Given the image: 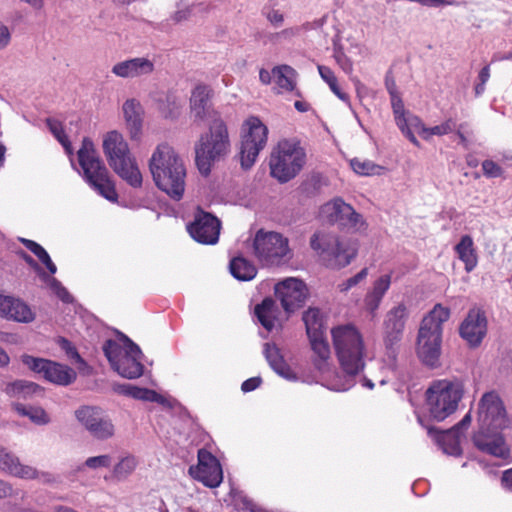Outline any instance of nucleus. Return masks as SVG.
<instances>
[{"label": "nucleus", "instance_id": "f257e3e1", "mask_svg": "<svg viewBox=\"0 0 512 512\" xmlns=\"http://www.w3.org/2000/svg\"><path fill=\"white\" fill-rule=\"evenodd\" d=\"M155 185L173 200L182 199L185 191L186 168L182 159L168 144L157 146L149 160Z\"/></svg>", "mask_w": 512, "mask_h": 512}, {"label": "nucleus", "instance_id": "f03ea898", "mask_svg": "<svg viewBox=\"0 0 512 512\" xmlns=\"http://www.w3.org/2000/svg\"><path fill=\"white\" fill-rule=\"evenodd\" d=\"M332 343L339 366L345 376L354 378L365 367V343L361 332L352 324L331 330Z\"/></svg>", "mask_w": 512, "mask_h": 512}, {"label": "nucleus", "instance_id": "7ed1b4c3", "mask_svg": "<svg viewBox=\"0 0 512 512\" xmlns=\"http://www.w3.org/2000/svg\"><path fill=\"white\" fill-rule=\"evenodd\" d=\"M77 158L83 177L89 186L105 199L117 202L118 193L115 182L90 138H83Z\"/></svg>", "mask_w": 512, "mask_h": 512}, {"label": "nucleus", "instance_id": "20e7f679", "mask_svg": "<svg viewBox=\"0 0 512 512\" xmlns=\"http://www.w3.org/2000/svg\"><path fill=\"white\" fill-rule=\"evenodd\" d=\"M450 318V309L436 304L420 325L417 337V354L421 361L435 367L441 355L443 323Z\"/></svg>", "mask_w": 512, "mask_h": 512}, {"label": "nucleus", "instance_id": "39448f33", "mask_svg": "<svg viewBox=\"0 0 512 512\" xmlns=\"http://www.w3.org/2000/svg\"><path fill=\"white\" fill-rule=\"evenodd\" d=\"M103 151L110 167L119 177L133 188L142 186V174L121 133L108 132L103 140Z\"/></svg>", "mask_w": 512, "mask_h": 512}, {"label": "nucleus", "instance_id": "423d86ee", "mask_svg": "<svg viewBox=\"0 0 512 512\" xmlns=\"http://www.w3.org/2000/svg\"><path fill=\"white\" fill-rule=\"evenodd\" d=\"M230 151V139L225 122L216 118L209 132L202 135L195 147L196 165L202 175L207 176L214 162L225 157Z\"/></svg>", "mask_w": 512, "mask_h": 512}, {"label": "nucleus", "instance_id": "0eeeda50", "mask_svg": "<svg viewBox=\"0 0 512 512\" xmlns=\"http://www.w3.org/2000/svg\"><path fill=\"white\" fill-rule=\"evenodd\" d=\"M306 163V151L297 139H282L272 150L269 160L270 174L280 183L295 178Z\"/></svg>", "mask_w": 512, "mask_h": 512}, {"label": "nucleus", "instance_id": "6e6552de", "mask_svg": "<svg viewBox=\"0 0 512 512\" xmlns=\"http://www.w3.org/2000/svg\"><path fill=\"white\" fill-rule=\"evenodd\" d=\"M464 395L463 384L457 380H434L426 391L429 415L436 421H443L456 412Z\"/></svg>", "mask_w": 512, "mask_h": 512}, {"label": "nucleus", "instance_id": "1a4fd4ad", "mask_svg": "<svg viewBox=\"0 0 512 512\" xmlns=\"http://www.w3.org/2000/svg\"><path fill=\"white\" fill-rule=\"evenodd\" d=\"M125 346H121L116 340L108 339L103 344V353L113 370L127 379H137L144 373V365L141 362L142 352L127 336L123 335Z\"/></svg>", "mask_w": 512, "mask_h": 512}, {"label": "nucleus", "instance_id": "9d476101", "mask_svg": "<svg viewBox=\"0 0 512 512\" xmlns=\"http://www.w3.org/2000/svg\"><path fill=\"white\" fill-rule=\"evenodd\" d=\"M310 246L328 267L336 269L348 266L357 255L355 244L326 231L315 232L310 238Z\"/></svg>", "mask_w": 512, "mask_h": 512}, {"label": "nucleus", "instance_id": "9b49d317", "mask_svg": "<svg viewBox=\"0 0 512 512\" xmlns=\"http://www.w3.org/2000/svg\"><path fill=\"white\" fill-rule=\"evenodd\" d=\"M268 140V128L258 118L251 116L243 124L240 148V163L243 169H250Z\"/></svg>", "mask_w": 512, "mask_h": 512}, {"label": "nucleus", "instance_id": "f8f14e48", "mask_svg": "<svg viewBox=\"0 0 512 512\" xmlns=\"http://www.w3.org/2000/svg\"><path fill=\"white\" fill-rule=\"evenodd\" d=\"M253 248L258 260L266 265H278L290 254L286 237L281 233L263 229L256 232Z\"/></svg>", "mask_w": 512, "mask_h": 512}, {"label": "nucleus", "instance_id": "ddd939ff", "mask_svg": "<svg viewBox=\"0 0 512 512\" xmlns=\"http://www.w3.org/2000/svg\"><path fill=\"white\" fill-rule=\"evenodd\" d=\"M478 422L481 429L503 430L508 426L505 407L496 392H487L480 399Z\"/></svg>", "mask_w": 512, "mask_h": 512}, {"label": "nucleus", "instance_id": "4468645a", "mask_svg": "<svg viewBox=\"0 0 512 512\" xmlns=\"http://www.w3.org/2000/svg\"><path fill=\"white\" fill-rule=\"evenodd\" d=\"M21 360L30 370L42 375L47 381L58 385H69L76 378V373L73 369L48 359L23 355Z\"/></svg>", "mask_w": 512, "mask_h": 512}, {"label": "nucleus", "instance_id": "2eb2a0df", "mask_svg": "<svg viewBox=\"0 0 512 512\" xmlns=\"http://www.w3.org/2000/svg\"><path fill=\"white\" fill-rule=\"evenodd\" d=\"M78 421L97 439L105 440L114 435V425L101 408L82 406L75 412Z\"/></svg>", "mask_w": 512, "mask_h": 512}, {"label": "nucleus", "instance_id": "dca6fc26", "mask_svg": "<svg viewBox=\"0 0 512 512\" xmlns=\"http://www.w3.org/2000/svg\"><path fill=\"white\" fill-rule=\"evenodd\" d=\"M197 458L198 464L189 468L190 475L207 487H218L223 480V472L218 459L206 449H200Z\"/></svg>", "mask_w": 512, "mask_h": 512}, {"label": "nucleus", "instance_id": "f3484780", "mask_svg": "<svg viewBox=\"0 0 512 512\" xmlns=\"http://www.w3.org/2000/svg\"><path fill=\"white\" fill-rule=\"evenodd\" d=\"M488 331L486 313L479 307L471 308L459 326V335L470 348L481 345Z\"/></svg>", "mask_w": 512, "mask_h": 512}, {"label": "nucleus", "instance_id": "a211bd4d", "mask_svg": "<svg viewBox=\"0 0 512 512\" xmlns=\"http://www.w3.org/2000/svg\"><path fill=\"white\" fill-rule=\"evenodd\" d=\"M221 224L211 213L198 209L194 220L187 226L191 237L202 244L212 245L219 239Z\"/></svg>", "mask_w": 512, "mask_h": 512}, {"label": "nucleus", "instance_id": "6ab92c4d", "mask_svg": "<svg viewBox=\"0 0 512 512\" xmlns=\"http://www.w3.org/2000/svg\"><path fill=\"white\" fill-rule=\"evenodd\" d=\"M275 294L280 299L283 309L291 313L304 305L308 297V288L302 280L287 278L276 284Z\"/></svg>", "mask_w": 512, "mask_h": 512}, {"label": "nucleus", "instance_id": "aec40b11", "mask_svg": "<svg viewBox=\"0 0 512 512\" xmlns=\"http://www.w3.org/2000/svg\"><path fill=\"white\" fill-rule=\"evenodd\" d=\"M407 319L408 309L404 303H399L386 313L383 331L384 342L387 348H392L401 341Z\"/></svg>", "mask_w": 512, "mask_h": 512}, {"label": "nucleus", "instance_id": "412c9836", "mask_svg": "<svg viewBox=\"0 0 512 512\" xmlns=\"http://www.w3.org/2000/svg\"><path fill=\"white\" fill-rule=\"evenodd\" d=\"M501 431L479 428L473 436V443L482 452L496 457H505L508 455L509 449L505 444Z\"/></svg>", "mask_w": 512, "mask_h": 512}, {"label": "nucleus", "instance_id": "4be33fe9", "mask_svg": "<svg viewBox=\"0 0 512 512\" xmlns=\"http://www.w3.org/2000/svg\"><path fill=\"white\" fill-rule=\"evenodd\" d=\"M0 316L22 323H29L35 318V314L27 304L19 299L1 294Z\"/></svg>", "mask_w": 512, "mask_h": 512}, {"label": "nucleus", "instance_id": "5701e85b", "mask_svg": "<svg viewBox=\"0 0 512 512\" xmlns=\"http://www.w3.org/2000/svg\"><path fill=\"white\" fill-rule=\"evenodd\" d=\"M154 71V63L145 57H137L116 63L112 73L121 78H136Z\"/></svg>", "mask_w": 512, "mask_h": 512}, {"label": "nucleus", "instance_id": "b1692460", "mask_svg": "<svg viewBox=\"0 0 512 512\" xmlns=\"http://www.w3.org/2000/svg\"><path fill=\"white\" fill-rule=\"evenodd\" d=\"M0 470L22 479H35L38 477L36 468L22 464L16 455L2 446H0Z\"/></svg>", "mask_w": 512, "mask_h": 512}, {"label": "nucleus", "instance_id": "393cba45", "mask_svg": "<svg viewBox=\"0 0 512 512\" xmlns=\"http://www.w3.org/2000/svg\"><path fill=\"white\" fill-rule=\"evenodd\" d=\"M427 432L444 453L453 456L461 454V433L458 431V427H452L445 431L438 430L434 427H428Z\"/></svg>", "mask_w": 512, "mask_h": 512}, {"label": "nucleus", "instance_id": "a878e982", "mask_svg": "<svg viewBox=\"0 0 512 512\" xmlns=\"http://www.w3.org/2000/svg\"><path fill=\"white\" fill-rule=\"evenodd\" d=\"M391 274H384L377 278L364 297L366 311L374 318L381 302L391 286Z\"/></svg>", "mask_w": 512, "mask_h": 512}, {"label": "nucleus", "instance_id": "bb28decb", "mask_svg": "<svg viewBox=\"0 0 512 512\" xmlns=\"http://www.w3.org/2000/svg\"><path fill=\"white\" fill-rule=\"evenodd\" d=\"M122 110L131 139H139L142 134L144 115L141 103L135 98L128 99L124 102Z\"/></svg>", "mask_w": 512, "mask_h": 512}, {"label": "nucleus", "instance_id": "cd10ccee", "mask_svg": "<svg viewBox=\"0 0 512 512\" xmlns=\"http://www.w3.org/2000/svg\"><path fill=\"white\" fill-rule=\"evenodd\" d=\"M264 355L270 367L280 376L288 380H295L296 374L285 361L280 349L275 344L264 345Z\"/></svg>", "mask_w": 512, "mask_h": 512}, {"label": "nucleus", "instance_id": "c85d7f7f", "mask_svg": "<svg viewBox=\"0 0 512 512\" xmlns=\"http://www.w3.org/2000/svg\"><path fill=\"white\" fill-rule=\"evenodd\" d=\"M254 313L259 323L268 332L274 329L275 323L278 320L279 313V309L275 300L270 297L263 299L261 303L255 306Z\"/></svg>", "mask_w": 512, "mask_h": 512}, {"label": "nucleus", "instance_id": "c756f323", "mask_svg": "<svg viewBox=\"0 0 512 512\" xmlns=\"http://www.w3.org/2000/svg\"><path fill=\"white\" fill-rule=\"evenodd\" d=\"M454 250L458 258L464 263L466 272H471L478 264V255L470 235H463L455 245Z\"/></svg>", "mask_w": 512, "mask_h": 512}, {"label": "nucleus", "instance_id": "7c9ffc66", "mask_svg": "<svg viewBox=\"0 0 512 512\" xmlns=\"http://www.w3.org/2000/svg\"><path fill=\"white\" fill-rule=\"evenodd\" d=\"M4 392L11 398L28 400L34 395L41 394L43 389L34 382L16 380L8 383L4 388Z\"/></svg>", "mask_w": 512, "mask_h": 512}, {"label": "nucleus", "instance_id": "2f4dec72", "mask_svg": "<svg viewBox=\"0 0 512 512\" xmlns=\"http://www.w3.org/2000/svg\"><path fill=\"white\" fill-rule=\"evenodd\" d=\"M211 96V89L204 84L197 85L191 94V110L196 118L203 119L206 116V108Z\"/></svg>", "mask_w": 512, "mask_h": 512}, {"label": "nucleus", "instance_id": "473e14b6", "mask_svg": "<svg viewBox=\"0 0 512 512\" xmlns=\"http://www.w3.org/2000/svg\"><path fill=\"white\" fill-rule=\"evenodd\" d=\"M229 270L232 276L240 281H250L257 274L256 266L242 256L231 259Z\"/></svg>", "mask_w": 512, "mask_h": 512}, {"label": "nucleus", "instance_id": "72a5a7b5", "mask_svg": "<svg viewBox=\"0 0 512 512\" xmlns=\"http://www.w3.org/2000/svg\"><path fill=\"white\" fill-rule=\"evenodd\" d=\"M324 212L327 213L331 222H339L344 225L349 214H353V207L341 198H336L325 204Z\"/></svg>", "mask_w": 512, "mask_h": 512}, {"label": "nucleus", "instance_id": "f704fd0d", "mask_svg": "<svg viewBox=\"0 0 512 512\" xmlns=\"http://www.w3.org/2000/svg\"><path fill=\"white\" fill-rule=\"evenodd\" d=\"M276 84L286 91H294L296 88L297 72L289 65L283 64L272 69Z\"/></svg>", "mask_w": 512, "mask_h": 512}, {"label": "nucleus", "instance_id": "c9c22d12", "mask_svg": "<svg viewBox=\"0 0 512 512\" xmlns=\"http://www.w3.org/2000/svg\"><path fill=\"white\" fill-rule=\"evenodd\" d=\"M303 321L305 323L306 332L308 338L321 336L325 334V328L323 325V317L321 312L317 308H309L303 314Z\"/></svg>", "mask_w": 512, "mask_h": 512}, {"label": "nucleus", "instance_id": "e433bc0d", "mask_svg": "<svg viewBox=\"0 0 512 512\" xmlns=\"http://www.w3.org/2000/svg\"><path fill=\"white\" fill-rule=\"evenodd\" d=\"M312 350L318 356L314 360L315 367L322 371L326 366L327 360L330 358V347L325 339V334L309 338Z\"/></svg>", "mask_w": 512, "mask_h": 512}, {"label": "nucleus", "instance_id": "4c0bfd02", "mask_svg": "<svg viewBox=\"0 0 512 512\" xmlns=\"http://www.w3.org/2000/svg\"><path fill=\"white\" fill-rule=\"evenodd\" d=\"M13 409L23 417H28L33 423L44 425L49 422V417L45 410L37 406H26L21 403H14Z\"/></svg>", "mask_w": 512, "mask_h": 512}, {"label": "nucleus", "instance_id": "58836bf2", "mask_svg": "<svg viewBox=\"0 0 512 512\" xmlns=\"http://www.w3.org/2000/svg\"><path fill=\"white\" fill-rule=\"evenodd\" d=\"M180 100L174 93H167L158 100V110L164 118H175L179 115Z\"/></svg>", "mask_w": 512, "mask_h": 512}, {"label": "nucleus", "instance_id": "ea45409f", "mask_svg": "<svg viewBox=\"0 0 512 512\" xmlns=\"http://www.w3.org/2000/svg\"><path fill=\"white\" fill-rule=\"evenodd\" d=\"M318 71L321 78L328 84L331 91L342 101L348 102L349 95L341 90L338 80L332 69L325 65H318Z\"/></svg>", "mask_w": 512, "mask_h": 512}, {"label": "nucleus", "instance_id": "a19ab883", "mask_svg": "<svg viewBox=\"0 0 512 512\" xmlns=\"http://www.w3.org/2000/svg\"><path fill=\"white\" fill-rule=\"evenodd\" d=\"M350 166L354 172L363 176H370L378 173L380 166L374 164L370 160H361L359 158H353L350 161Z\"/></svg>", "mask_w": 512, "mask_h": 512}, {"label": "nucleus", "instance_id": "79ce46f5", "mask_svg": "<svg viewBox=\"0 0 512 512\" xmlns=\"http://www.w3.org/2000/svg\"><path fill=\"white\" fill-rule=\"evenodd\" d=\"M130 397L136 400L156 403H163L164 401L163 396L158 394L156 391L148 388L138 387L136 385H133Z\"/></svg>", "mask_w": 512, "mask_h": 512}, {"label": "nucleus", "instance_id": "37998d69", "mask_svg": "<svg viewBox=\"0 0 512 512\" xmlns=\"http://www.w3.org/2000/svg\"><path fill=\"white\" fill-rule=\"evenodd\" d=\"M136 465L137 461L134 457H125L114 466L113 474L118 479L126 478L129 474H131L134 471Z\"/></svg>", "mask_w": 512, "mask_h": 512}, {"label": "nucleus", "instance_id": "c03bdc74", "mask_svg": "<svg viewBox=\"0 0 512 512\" xmlns=\"http://www.w3.org/2000/svg\"><path fill=\"white\" fill-rule=\"evenodd\" d=\"M455 129H456V121L452 118H448L440 125H436L434 127L429 128V140L434 135L444 136V135L454 132Z\"/></svg>", "mask_w": 512, "mask_h": 512}, {"label": "nucleus", "instance_id": "a18cd8bd", "mask_svg": "<svg viewBox=\"0 0 512 512\" xmlns=\"http://www.w3.org/2000/svg\"><path fill=\"white\" fill-rule=\"evenodd\" d=\"M57 343L59 344L60 348L66 353L67 357L77 363H83L84 360L78 353L76 347L73 345L71 341L64 337H59Z\"/></svg>", "mask_w": 512, "mask_h": 512}, {"label": "nucleus", "instance_id": "49530a36", "mask_svg": "<svg viewBox=\"0 0 512 512\" xmlns=\"http://www.w3.org/2000/svg\"><path fill=\"white\" fill-rule=\"evenodd\" d=\"M482 171L487 178H498L504 174L503 168L493 160H484L482 162Z\"/></svg>", "mask_w": 512, "mask_h": 512}, {"label": "nucleus", "instance_id": "de8ad7c7", "mask_svg": "<svg viewBox=\"0 0 512 512\" xmlns=\"http://www.w3.org/2000/svg\"><path fill=\"white\" fill-rule=\"evenodd\" d=\"M367 275H368V268L365 267L360 272H358L356 275H354L353 277H350L346 281L339 284V286H338L339 290L341 292H347L352 287L356 286L361 281H363L367 277Z\"/></svg>", "mask_w": 512, "mask_h": 512}, {"label": "nucleus", "instance_id": "09e8293b", "mask_svg": "<svg viewBox=\"0 0 512 512\" xmlns=\"http://www.w3.org/2000/svg\"><path fill=\"white\" fill-rule=\"evenodd\" d=\"M51 290L57 295L63 302H72V296L68 290L58 281L56 278H52L49 282Z\"/></svg>", "mask_w": 512, "mask_h": 512}, {"label": "nucleus", "instance_id": "8fccbe9b", "mask_svg": "<svg viewBox=\"0 0 512 512\" xmlns=\"http://www.w3.org/2000/svg\"><path fill=\"white\" fill-rule=\"evenodd\" d=\"M112 458L109 455H100L89 457L85 461V465L91 469H97L100 467H110Z\"/></svg>", "mask_w": 512, "mask_h": 512}, {"label": "nucleus", "instance_id": "3c124183", "mask_svg": "<svg viewBox=\"0 0 512 512\" xmlns=\"http://www.w3.org/2000/svg\"><path fill=\"white\" fill-rule=\"evenodd\" d=\"M46 124H47L50 132L54 135V137L57 140H59L61 138H64V136L67 135L65 133L63 125H62V123L60 121L52 119V118H47L46 119Z\"/></svg>", "mask_w": 512, "mask_h": 512}, {"label": "nucleus", "instance_id": "603ef678", "mask_svg": "<svg viewBox=\"0 0 512 512\" xmlns=\"http://www.w3.org/2000/svg\"><path fill=\"white\" fill-rule=\"evenodd\" d=\"M410 127L414 128V130L426 141L429 140V128L423 123V121L419 117H413L410 119Z\"/></svg>", "mask_w": 512, "mask_h": 512}, {"label": "nucleus", "instance_id": "864d4df0", "mask_svg": "<svg viewBox=\"0 0 512 512\" xmlns=\"http://www.w3.org/2000/svg\"><path fill=\"white\" fill-rule=\"evenodd\" d=\"M23 245L30 250L37 258H41V255H44L46 250L37 242L29 239H21Z\"/></svg>", "mask_w": 512, "mask_h": 512}, {"label": "nucleus", "instance_id": "5fc2aeb1", "mask_svg": "<svg viewBox=\"0 0 512 512\" xmlns=\"http://www.w3.org/2000/svg\"><path fill=\"white\" fill-rule=\"evenodd\" d=\"M262 383V379L260 377H252L245 380L241 385V390L245 393L251 392L257 389Z\"/></svg>", "mask_w": 512, "mask_h": 512}, {"label": "nucleus", "instance_id": "6e6d98bb", "mask_svg": "<svg viewBox=\"0 0 512 512\" xmlns=\"http://www.w3.org/2000/svg\"><path fill=\"white\" fill-rule=\"evenodd\" d=\"M363 224H364V221H363L361 214L357 213L354 209H353V214H349V216L347 217V219L344 223L345 226H350L353 228L361 227V226H363Z\"/></svg>", "mask_w": 512, "mask_h": 512}, {"label": "nucleus", "instance_id": "4d7b16f0", "mask_svg": "<svg viewBox=\"0 0 512 512\" xmlns=\"http://www.w3.org/2000/svg\"><path fill=\"white\" fill-rule=\"evenodd\" d=\"M390 98L394 116L404 114L405 108L401 97L399 95H396Z\"/></svg>", "mask_w": 512, "mask_h": 512}, {"label": "nucleus", "instance_id": "13d9d810", "mask_svg": "<svg viewBox=\"0 0 512 512\" xmlns=\"http://www.w3.org/2000/svg\"><path fill=\"white\" fill-rule=\"evenodd\" d=\"M266 16L268 21L274 26H280L284 21L283 14L278 10H270Z\"/></svg>", "mask_w": 512, "mask_h": 512}, {"label": "nucleus", "instance_id": "bf43d9fd", "mask_svg": "<svg viewBox=\"0 0 512 512\" xmlns=\"http://www.w3.org/2000/svg\"><path fill=\"white\" fill-rule=\"evenodd\" d=\"M11 39L9 29L0 21V49L5 48Z\"/></svg>", "mask_w": 512, "mask_h": 512}, {"label": "nucleus", "instance_id": "052dcab7", "mask_svg": "<svg viewBox=\"0 0 512 512\" xmlns=\"http://www.w3.org/2000/svg\"><path fill=\"white\" fill-rule=\"evenodd\" d=\"M133 384H114L113 391L119 395L131 396Z\"/></svg>", "mask_w": 512, "mask_h": 512}, {"label": "nucleus", "instance_id": "680f3d73", "mask_svg": "<svg viewBox=\"0 0 512 512\" xmlns=\"http://www.w3.org/2000/svg\"><path fill=\"white\" fill-rule=\"evenodd\" d=\"M38 259L46 266V268L48 269V271L51 274H55L56 273L57 267L53 263V261L51 260V258L49 256V254L47 253V251L44 253V255H41V258H38Z\"/></svg>", "mask_w": 512, "mask_h": 512}, {"label": "nucleus", "instance_id": "e2e57ef3", "mask_svg": "<svg viewBox=\"0 0 512 512\" xmlns=\"http://www.w3.org/2000/svg\"><path fill=\"white\" fill-rule=\"evenodd\" d=\"M385 86L390 97L399 95L397 92L395 80L393 79V77H390L389 73L386 75L385 78Z\"/></svg>", "mask_w": 512, "mask_h": 512}, {"label": "nucleus", "instance_id": "0e129e2a", "mask_svg": "<svg viewBox=\"0 0 512 512\" xmlns=\"http://www.w3.org/2000/svg\"><path fill=\"white\" fill-rule=\"evenodd\" d=\"M501 482L506 489L512 492V468L503 472Z\"/></svg>", "mask_w": 512, "mask_h": 512}, {"label": "nucleus", "instance_id": "69168bd1", "mask_svg": "<svg viewBox=\"0 0 512 512\" xmlns=\"http://www.w3.org/2000/svg\"><path fill=\"white\" fill-rule=\"evenodd\" d=\"M191 8L190 7H186L185 9H182V10H178L174 13L173 15V20L175 22H181L183 20H186L189 18V16L191 15Z\"/></svg>", "mask_w": 512, "mask_h": 512}, {"label": "nucleus", "instance_id": "338daca9", "mask_svg": "<svg viewBox=\"0 0 512 512\" xmlns=\"http://www.w3.org/2000/svg\"><path fill=\"white\" fill-rule=\"evenodd\" d=\"M395 121L401 132H406V130H408V128L410 127V122L408 123V120L405 117V113L401 115H396Z\"/></svg>", "mask_w": 512, "mask_h": 512}, {"label": "nucleus", "instance_id": "774afa93", "mask_svg": "<svg viewBox=\"0 0 512 512\" xmlns=\"http://www.w3.org/2000/svg\"><path fill=\"white\" fill-rule=\"evenodd\" d=\"M271 74H272V72H269L268 70H266L264 68H261L259 71L260 82L264 85H269L272 80Z\"/></svg>", "mask_w": 512, "mask_h": 512}]
</instances>
